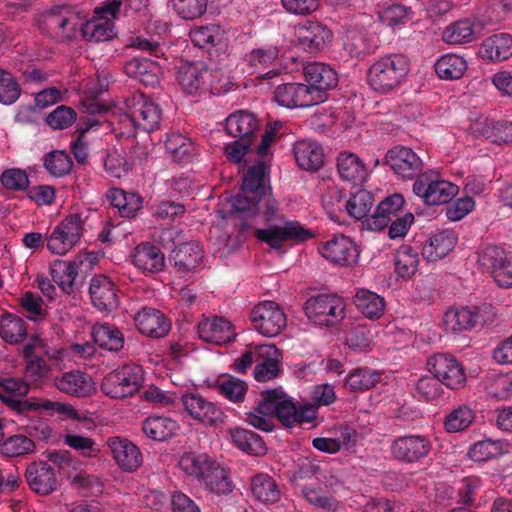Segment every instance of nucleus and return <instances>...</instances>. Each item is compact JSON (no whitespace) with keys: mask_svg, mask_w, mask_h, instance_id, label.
<instances>
[{"mask_svg":"<svg viewBox=\"0 0 512 512\" xmlns=\"http://www.w3.org/2000/svg\"><path fill=\"white\" fill-rule=\"evenodd\" d=\"M266 169L263 163H259L247 170L241 192L232 198L233 209L243 217L255 216L262 210L268 228L257 229L255 236L272 249H281L286 241L301 243L313 238L314 231L305 228L298 221L283 220L276 201L271 197L270 187L266 185Z\"/></svg>","mask_w":512,"mask_h":512,"instance_id":"nucleus-1","label":"nucleus"},{"mask_svg":"<svg viewBox=\"0 0 512 512\" xmlns=\"http://www.w3.org/2000/svg\"><path fill=\"white\" fill-rule=\"evenodd\" d=\"M258 409L262 413H272L287 428L310 424L317 417V411L313 406H297L280 389L263 391L261 400L258 402Z\"/></svg>","mask_w":512,"mask_h":512,"instance_id":"nucleus-2","label":"nucleus"},{"mask_svg":"<svg viewBox=\"0 0 512 512\" xmlns=\"http://www.w3.org/2000/svg\"><path fill=\"white\" fill-rule=\"evenodd\" d=\"M409 71L410 60L406 55L387 54L376 59L368 69V84L375 92L388 94L405 82Z\"/></svg>","mask_w":512,"mask_h":512,"instance_id":"nucleus-3","label":"nucleus"},{"mask_svg":"<svg viewBox=\"0 0 512 512\" xmlns=\"http://www.w3.org/2000/svg\"><path fill=\"white\" fill-rule=\"evenodd\" d=\"M495 308L490 303L476 307H460L448 310L443 317L446 330L457 333L471 331L494 321Z\"/></svg>","mask_w":512,"mask_h":512,"instance_id":"nucleus-4","label":"nucleus"},{"mask_svg":"<svg viewBox=\"0 0 512 512\" xmlns=\"http://www.w3.org/2000/svg\"><path fill=\"white\" fill-rule=\"evenodd\" d=\"M412 190L427 205H441L449 203L457 195L459 188L442 179L438 172L428 170L416 178Z\"/></svg>","mask_w":512,"mask_h":512,"instance_id":"nucleus-5","label":"nucleus"},{"mask_svg":"<svg viewBox=\"0 0 512 512\" xmlns=\"http://www.w3.org/2000/svg\"><path fill=\"white\" fill-rule=\"evenodd\" d=\"M304 312L316 325L334 326L345 317V303L336 295L318 294L306 300Z\"/></svg>","mask_w":512,"mask_h":512,"instance_id":"nucleus-6","label":"nucleus"},{"mask_svg":"<svg viewBox=\"0 0 512 512\" xmlns=\"http://www.w3.org/2000/svg\"><path fill=\"white\" fill-rule=\"evenodd\" d=\"M142 382V368L129 364L108 373L102 380L101 390L110 398L122 399L136 393Z\"/></svg>","mask_w":512,"mask_h":512,"instance_id":"nucleus-7","label":"nucleus"},{"mask_svg":"<svg viewBox=\"0 0 512 512\" xmlns=\"http://www.w3.org/2000/svg\"><path fill=\"white\" fill-rule=\"evenodd\" d=\"M128 116L134 127L146 132L158 129L162 110L158 104L139 91H132L125 97Z\"/></svg>","mask_w":512,"mask_h":512,"instance_id":"nucleus-8","label":"nucleus"},{"mask_svg":"<svg viewBox=\"0 0 512 512\" xmlns=\"http://www.w3.org/2000/svg\"><path fill=\"white\" fill-rule=\"evenodd\" d=\"M84 231V222L80 214L66 216L47 237V249L56 255H65L79 241Z\"/></svg>","mask_w":512,"mask_h":512,"instance_id":"nucleus-9","label":"nucleus"},{"mask_svg":"<svg viewBox=\"0 0 512 512\" xmlns=\"http://www.w3.org/2000/svg\"><path fill=\"white\" fill-rule=\"evenodd\" d=\"M431 375L451 390L465 386L466 374L461 363L449 353H436L430 356L426 363Z\"/></svg>","mask_w":512,"mask_h":512,"instance_id":"nucleus-10","label":"nucleus"},{"mask_svg":"<svg viewBox=\"0 0 512 512\" xmlns=\"http://www.w3.org/2000/svg\"><path fill=\"white\" fill-rule=\"evenodd\" d=\"M47 459L57 467L59 474L71 479L76 488L101 492L102 485L99 478L82 470L78 471V462L69 451L48 452Z\"/></svg>","mask_w":512,"mask_h":512,"instance_id":"nucleus-11","label":"nucleus"},{"mask_svg":"<svg viewBox=\"0 0 512 512\" xmlns=\"http://www.w3.org/2000/svg\"><path fill=\"white\" fill-rule=\"evenodd\" d=\"M304 78L314 103L320 104L327 100L328 91L338 84V75L329 65L320 62L307 63L303 68Z\"/></svg>","mask_w":512,"mask_h":512,"instance_id":"nucleus-12","label":"nucleus"},{"mask_svg":"<svg viewBox=\"0 0 512 512\" xmlns=\"http://www.w3.org/2000/svg\"><path fill=\"white\" fill-rule=\"evenodd\" d=\"M432 440L424 434H407L396 437L390 450L394 459L407 464L421 462L432 450Z\"/></svg>","mask_w":512,"mask_h":512,"instance_id":"nucleus-13","label":"nucleus"},{"mask_svg":"<svg viewBox=\"0 0 512 512\" xmlns=\"http://www.w3.org/2000/svg\"><path fill=\"white\" fill-rule=\"evenodd\" d=\"M250 319L254 329L266 337H275L286 327L283 310L272 301H264L255 306Z\"/></svg>","mask_w":512,"mask_h":512,"instance_id":"nucleus-14","label":"nucleus"},{"mask_svg":"<svg viewBox=\"0 0 512 512\" xmlns=\"http://www.w3.org/2000/svg\"><path fill=\"white\" fill-rule=\"evenodd\" d=\"M385 165L402 179L418 178L423 173L424 163L411 148L397 145L389 149L384 158Z\"/></svg>","mask_w":512,"mask_h":512,"instance_id":"nucleus-15","label":"nucleus"},{"mask_svg":"<svg viewBox=\"0 0 512 512\" xmlns=\"http://www.w3.org/2000/svg\"><path fill=\"white\" fill-rule=\"evenodd\" d=\"M24 476L31 491L38 495H49L59 487L56 470L46 461L38 460L29 463Z\"/></svg>","mask_w":512,"mask_h":512,"instance_id":"nucleus-16","label":"nucleus"},{"mask_svg":"<svg viewBox=\"0 0 512 512\" xmlns=\"http://www.w3.org/2000/svg\"><path fill=\"white\" fill-rule=\"evenodd\" d=\"M318 249L324 258L340 266L354 264L359 256L356 243L343 234L334 235L322 243Z\"/></svg>","mask_w":512,"mask_h":512,"instance_id":"nucleus-17","label":"nucleus"},{"mask_svg":"<svg viewBox=\"0 0 512 512\" xmlns=\"http://www.w3.org/2000/svg\"><path fill=\"white\" fill-rule=\"evenodd\" d=\"M185 411L196 421L213 426L222 421L223 412L213 402L199 393H185L181 397Z\"/></svg>","mask_w":512,"mask_h":512,"instance_id":"nucleus-18","label":"nucleus"},{"mask_svg":"<svg viewBox=\"0 0 512 512\" xmlns=\"http://www.w3.org/2000/svg\"><path fill=\"white\" fill-rule=\"evenodd\" d=\"M298 45L310 54L322 51L332 39V32L323 24L305 21L295 30Z\"/></svg>","mask_w":512,"mask_h":512,"instance_id":"nucleus-19","label":"nucleus"},{"mask_svg":"<svg viewBox=\"0 0 512 512\" xmlns=\"http://www.w3.org/2000/svg\"><path fill=\"white\" fill-rule=\"evenodd\" d=\"M89 294L92 304L99 311L112 312L119 306L118 289L105 275H96L91 279Z\"/></svg>","mask_w":512,"mask_h":512,"instance_id":"nucleus-20","label":"nucleus"},{"mask_svg":"<svg viewBox=\"0 0 512 512\" xmlns=\"http://www.w3.org/2000/svg\"><path fill=\"white\" fill-rule=\"evenodd\" d=\"M177 80L185 93L193 95L208 89L212 82V72L206 63L196 61L184 65L178 73Z\"/></svg>","mask_w":512,"mask_h":512,"instance_id":"nucleus-21","label":"nucleus"},{"mask_svg":"<svg viewBox=\"0 0 512 512\" xmlns=\"http://www.w3.org/2000/svg\"><path fill=\"white\" fill-rule=\"evenodd\" d=\"M107 445L116 464L123 471L134 472L142 464L140 449L128 439L111 437L108 439Z\"/></svg>","mask_w":512,"mask_h":512,"instance_id":"nucleus-22","label":"nucleus"},{"mask_svg":"<svg viewBox=\"0 0 512 512\" xmlns=\"http://www.w3.org/2000/svg\"><path fill=\"white\" fill-rule=\"evenodd\" d=\"M54 386L70 396L87 397L94 391L91 376L80 370H71L53 377Z\"/></svg>","mask_w":512,"mask_h":512,"instance_id":"nucleus-23","label":"nucleus"},{"mask_svg":"<svg viewBox=\"0 0 512 512\" xmlns=\"http://www.w3.org/2000/svg\"><path fill=\"white\" fill-rule=\"evenodd\" d=\"M134 320L139 332L152 338L166 336L171 328V323L166 316L152 307H143L135 315Z\"/></svg>","mask_w":512,"mask_h":512,"instance_id":"nucleus-24","label":"nucleus"},{"mask_svg":"<svg viewBox=\"0 0 512 512\" xmlns=\"http://www.w3.org/2000/svg\"><path fill=\"white\" fill-rule=\"evenodd\" d=\"M197 333L203 341L216 345L226 344L235 336L232 323L220 316L204 318L197 325Z\"/></svg>","mask_w":512,"mask_h":512,"instance_id":"nucleus-25","label":"nucleus"},{"mask_svg":"<svg viewBox=\"0 0 512 512\" xmlns=\"http://www.w3.org/2000/svg\"><path fill=\"white\" fill-rule=\"evenodd\" d=\"M132 264L142 273L154 274L165 267V256L161 249L149 242L138 244L131 254Z\"/></svg>","mask_w":512,"mask_h":512,"instance_id":"nucleus-26","label":"nucleus"},{"mask_svg":"<svg viewBox=\"0 0 512 512\" xmlns=\"http://www.w3.org/2000/svg\"><path fill=\"white\" fill-rule=\"evenodd\" d=\"M275 101L286 108H304L316 105L308 88L302 83L278 85L274 91Z\"/></svg>","mask_w":512,"mask_h":512,"instance_id":"nucleus-27","label":"nucleus"},{"mask_svg":"<svg viewBox=\"0 0 512 512\" xmlns=\"http://www.w3.org/2000/svg\"><path fill=\"white\" fill-rule=\"evenodd\" d=\"M405 200L401 194L395 193L382 200L374 214L366 219L365 224L369 230L379 231L387 227L391 218L397 216V212L401 210Z\"/></svg>","mask_w":512,"mask_h":512,"instance_id":"nucleus-28","label":"nucleus"},{"mask_svg":"<svg viewBox=\"0 0 512 512\" xmlns=\"http://www.w3.org/2000/svg\"><path fill=\"white\" fill-rule=\"evenodd\" d=\"M478 55L491 62H502L512 56V35L497 33L487 37L478 49Z\"/></svg>","mask_w":512,"mask_h":512,"instance_id":"nucleus-29","label":"nucleus"},{"mask_svg":"<svg viewBox=\"0 0 512 512\" xmlns=\"http://www.w3.org/2000/svg\"><path fill=\"white\" fill-rule=\"evenodd\" d=\"M125 74L138 80L145 86L155 87L159 84L160 66L146 57H134L124 65Z\"/></svg>","mask_w":512,"mask_h":512,"instance_id":"nucleus-30","label":"nucleus"},{"mask_svg":"<svg viewBox=\"0 0 512 512\" xmlns=\"http://www.w3.org/2000/svg\"><path fill=\"white\" fill-rule=\"evenodd\" d=\"M297 165L306 171H317L324 164L323 148L316 141L304 139L293 146Z\"/></svg>","mask_w":512,"mask_h":512,"instance_id":"nucleus-31","label":"nucleus"},{"mask_svg":"<svg viewBox=\"0 0 512 512\" xmlns=\"http://www.w3.org/2000/svg\"><path fill=\"white\" fill-rule=\"evenodd\" d=\"M280 352L275 345H259V353L253 371L257 382H268L277 377L279 373Z\"/></svg>","mask_w":512,"mask_h":512,"instance_id":"nucleus-32","label":"nucleus"},{"mask_svg":"<svg viewBox=\"0 0 512 512\" xmlns=\"http://www.w3.org/2000/svg\"><path fill=\"white\" fill-rule=\"evenodd\" d=\"M203 250L198 242L177 245L170 254V261L180 273L194 271L201 263Z\"/></svg>","mask_w":512,"mask_h":512,"instance_id":"nucleus-33","label":"nucleus"},{"mask_svg":"<svg viewBox=\"0 0 512 512\" xmlns=\"http://www.w3.org/2000/svg\"><path fill=\"white\" fill-rule=\"evenodd\" d=\"M226 131L234 138L253 141L259 130V121L255 114L240 110L226 118Z\"/></svg>","mask_w":512,"mask_h":512,"instance_id":"nucleus-34","label":"nucleus"},{"mask_svg":"<svg viewBox=\"0 0 512 512\" xmlns=\"http://www.w3.org/2000/svg\"><path fill=\"white\" fill-rule=\"evenodd\" d=\"M91 336L94 343L101 349L118 352L124 347V335L115 324L95 323L91 328Z\"/></svg>","mask_w":512,"mask_h":512,"instance_id":"nucleus-35","label":"nucleus"},{"mask_svg":"<svg viewBox=\"0 0 512 512\" xmlns=\"http://www.w3.org/2000/svg\"><path fill=\"white\" fill-rule=\"evenodd\" d=\"M457 237L452 230H442L433 234L422 248V255L428 261H437L454 248Z\"/></svg>","mask_w":512,"mask_h":512,"instance_id":"nucleus-36","label":"nucleus"},{"mask_svg":"<svg viewBox=\"0 0 512 512\" xmlns=\"http://www.w3.org/2000/svg\"><path fill=\"white\" fill-rule=\"evenodd\" d=\"M28 336V324L20 316L4 312L0 316V337L9 344L22 343Z\"/></svg>","mask_w":512,"mask_h":512,"instance_id":"nucleus-37","label":"nucleus"},{"mask_svg":"<svg viewBox=\"0 0 512 512\" xmlns=\"http://www.w3.org/2000/svg\"><path fill=\"white\" fill-rule=\"evenodd\" d=\"M337 171L340 178L354 184L362 183L367 177L363 161L354 153L342 152L337 157Z\"/></svg>","mask_w":512,"mask_h":512,"instance_id":"nucleus-38","label":"nucleus"},{"mask_svg":"<svg viewBox=\"0 0 512 512\" xmlns=\"http://www.w3.org/2000/svg\"><path fill=\"white\" fill-rule=\"evenodd\" d=\"M178 430V422L166 416H149L142 423L144 434L155 441L171 438Z\"/></svg>","mask_w":512,"mask_h":512,"instance_id":"nucleus-39","label":"nucleus"},{"mask_svg":"<svg viewBox=\"0 0 512 512\" xmlns=\"http://www.w3.org/2000/svg\"><path fill=\"white\" fill-rule=\"evenodd\" d=\"M343 51L351 58H362L374 52L373 39L362 30H348L343 38Z\"/></svg>","mask_w":512,"mask_h":512,"instance_id":"nucleus-40","label":"nucleus"},{"mask_svg":"<svg viewBox=\"0 0 512 512\" xmlns=\"http://www.w3.org/2000/svg\"><path fill=\"white\" fill-rule=\"evenodd\" d=\"M353 302L358 311L368 319H379L385 310L384 298L368 289H358Z\"/></svg>","mask_w":512,"mask_h":512,"instance_id":"nucleus-41","label":"nucleus"},{"mask_svg":"<svg viewBox=\"0 0 512 512\" xmlns=\"http://www.w3.org/2000/svg\"><path fill=\"white\" fill-rule=\"evenodd\" d=\"M215 461L206 453L186 452L180 457L178 464L185 474L202 481Z\"/></svg>","mask_w":512,"mask_h":512,"instance_id":"nucleus-42","label":"nucleus"},{"mask_svg":"<svg viewBox=\"0 0 512 512\" xmlns=\"http://www.w3.org/2000/svg\"><path fill=\"white\" fill-rule=\"evenodd\" d=\"M78 269L79 265L76 262L55 260L50 266V275L64 293L70 294L78 277Z\"/></svg>","mask_w":512,"mask_h":512,"instance_id":"nucleus-43","label":"nucleus"},{"mask_svg":"<svg viewBox=\"0 0 512 512\" xmlns=\"http://www.w3.org/2000/svg\"><path fill=\"white\" fill-rule=\"evenodd\" d=\"M207 490L215 495H227L232 492L234 485L229 472L217 461L212 463L209 472L202 480Z\"/></svg>","mask_w":512,"mask_h":512,"instance_id":"nucleus-44","label":"nucleus"},{"mask_svg":"<svg viewBox=\"0 0 512 512\" xmlns=\"http://www.w3.org/2000/svg\"><path fill=\"white\" fill-rule=\"evenodd\" d=\"M230 436L237 448L252 455H261L266 451L263 439L257 433L244 428H231Z\"/></svg>","mask_w":512,"mask_h":512,"instance_id":"nucleus-45","label":"nucleus"},{"mask_svg":"<svg viewBox=\"0 0 512 512\" xmlns=\"http://www.w3.org/2000/svg\"><path fill=\"white\" fill-rule=\"evenodd\" d=\"M374 195L364 189H360L345 201L344 208L347 214L355 220L369 218V213L374 206Z\"/></svg>","mask_w":512,"mask_h":512,"instance_id":"nucleus-46","label":"nucleus"},{"mask_svg":"<svg viewBox=\"0 0 512 512\" xmlns=\"http://www.w3.org/2000/svg\"><path fill=\"white\" fill-rule=\"evenodd\" d=\"M189 35L195 46L205 49L209 53L213 48L220 45L223 38L220 26L213 24L196 26L190 30Z\"/></svg>","mask_w":512,"mask_h":512,"instance_id":"nucleus-47","label":"nucleus"},{"mask_svg":"<svg viewBox=\"0 0 512 512\" xmlns=\"http://www.w3.org/2000/svg\"><path fill=\"white\" fill-rule=\"evenodd\" d=\"M418 248L411 245H401L395 255V270L402 278H411L418 270Z\"/></svg>","mask_w":512,"mask_h":512,"instance_id":"nucleus-48","label":"nucleus"},{"mask_svg":"<svg viewBox=\"0 0 512 512\" xmlns=\"http://www.w3.org/2000/svg\"><path fill=\"white\" fill-rule=\"evenodd\" d=\"M467 69L465 59L456 54L441 56L435 63L436 74L444 80H455L463 76Z\"/></svg>","mask_w":512,"mask_h":512,"instance_id":"nucleus-49","label":"nucleus"},{"mask_svg":"<svg viewBox=\"0 0 512 512\" xmlns=\"http://www.w3.org/2000/svg\"><path fill=\"white\" fill-rule=\"evenodd\" d=\"M253 496L263 503H275L280 498V490L275 480L267 474H257L252 478Z\"/></svg>","mask_w":512,"mask_h":512,"instance_id":"nucleus-50","label":"nucleus"},{"mask_svg":"<svg viewBox=\"0 0 512 512\" xmlns=\"http://www.w3.org/2000/svg\"><path fill=\"white\" fill-rule=\"evenodd\" d=\"M218 393L233 403L243 402L248 391L245 381L232 375L219 377L216 381Z\"/></svg>","mask_w":512,"mask_h":512,"instance_id":"nucleus-51","label":"nucleus"},{"mask_svg":"<svg viewBox=\"0 0 512 512\" xmlns=\"http://www.w3.org/2000/svg\"><path fill=\"white\" fill-rule=\"evenodd\" d=\"M28 433L29 436L19 433L5 439L0 444L1 453L7 457H18L32 453L35 450V442L32 439L31 429Z\"/></svg>","mask_w":512,"mask_h":512,"instance_id":"nucleus-52","label":"nucleus"},{"mask_svg":"<svg viewBox=\"0 0 512 512\" xmlns=\"http://www.w3.org/2000/svg\"><path fill=\"white\" fill-rule=\"evenodd\" d=\"M380 380V373L368 367L357 368L349 373L345 387L352 392L368 390Z\"/></svg>","mask_w":512,"mask_h":512,"instance_id":"nucleus-53","label":"nucleus"},{"mask_svg":"<svg viewBox=\"0 0 512 512\" xmlns=\"http://www.w3.org/2000/svg\"><path fill=\"white\" fill-rule=\"evenodd\" d=\"M474 419V411L467 405H460L445 416L444 429L448 433L461 432L466 430Z\"/></svg>","mask_w":512,"mask_h":512,"instance_id":"nucleus-54","label":"nucleus"},{"mask_svg":"<svg viewBox=\"0 0 512 512\" xmlns=\"http://www.w3.org/2000/svg\"><path fill=\"white\" fill-rule=\"evenodd\" d=\"M46 357L26 361L24 376L29 385L39 386L51 377L52 370Z\"/></svg>","mask_w":512,"mask_h":512,"instance_id":"nucleus-55","label":"nucleus"},{"mask_svg":"<svg viewBox=\"0 0 512 512\" xmlns=\"http://www.w3.org/2000/svg\"><path fill=\"white\" fill-rule=\"evenodd\" d=\"M82 32L87 40L94 42L108 41L115 34L113 23L106 18L86 22Z\"/></svg>","mask_w":512,"mask_h":512,"instance_id":"nucleus-56","label":"nucleus"},{"mask_svg":"<svg viewBox=\"0 0 512 512\" xmlns=\"http://www.w3.org/2000/svg\"><path fill=\"white\" fill-rule=\"evenodd\" d=\"M506 258L507 254L503 248L492 245L479 251L477 263L481 269L493 276Z\"/></svg>","mask_w":512,"mask_h":512,"instance_id":"nucleus-57","label":"nucleus"},{"mask_svg":"<svg viewBox=\"0 0 512 512\" xmlns=\"http://www.w3.org/2000/svg\"><path fill=\"white\" fill-rule=\"evenodd\" d=\"M44 167L50 175L63 177L72 170L73 161L64 151H52L44 157Z\"/></svg>","mask_w":512,"mask_h":512,"instance_id":"nucleus-58","label":"nucleus"},{"mask_svg":"<svg viewBox=\"0 0 512 512\" xmlns=\"http://www.w3.org/2000/svg\"><path fill=\"white\" fill-rule=\"evenodd\" d=\"M279 49L276 46H264L253 49L247 56L249 65L254 72L272 66L278 59Z\"/></svg>","mask_w":512,"mask_h":512,"instance_id":"nucleus-59","label":"nucleus"},{"mask_svg":"<svg viewBox=\"0 0 512 512\" xmlns=\"http://www.w3.org/2000/svg\"><path fill=\"white\" fill-rule=\"evenodd\" d=\"M473 25L468 20L450 24L443 32V40L449 44H463L473 40Z\"/></svg>","mask_w":512,"mask_h":512,"instance_id":"nucleus-60","label":"nucleus"},{"mask_svg":"<svg viewBox=\"0 0 512 512\" xmlns=\"http://www.w3.org/2000/svg\"><path fill=\"white\" fill-rule=\"evenodd\" d=\"M482 134L487 140L493 143H510L512 142V121H491L483 127Z\"/></svg>","mask_w":512,"mask_h":512,"instance_id":"nucleus-61","label":"nucleus"},{"mask_svg":"<svg viewBox=\"0 0 512 512\" xmlns=\"http://www.w3.org/2000/svg\"><path fill=\"white\" fill-rule=\"evenodd\" d=\"M149 0H112L100 8V12L106 16L116 18L123 11L125 15L138 13L148 6Z\"/></svg>","mask_w":512,"mask_h":512,"instance_id":"nucleus-62","label":"nucleus"},{"mask_svg":"<svg viewBox=\"0 0 512 512\" xmlns=\"http://www.w3.org/2000/svg\"><path fill=\"white\" fill-rule=\"evenodd\" d=\"M22 89L15 77L8 71L0 69V103L12 105L20 97Z\"/></svg>","mask_w":512,"mask_h":512,"instance_id":"nucleus-63","label":"nucleus"},{"mask_svg":"<svg viewBox=\"0 0 512 512\" xmlns=\"http://www.w3.org/2000/svg\"><path fill=\"white\" fill-rule=\"evenodd\" d=\"M302 494L306 501L325 511H334L337 508L338 502L332 496H328L321 488L311 485H305L302 488Z\"/></svg>","mask_w":512,"mask_h":512,"instance_id":"nucleus-64","label":"nucleus"}]
</instances>
